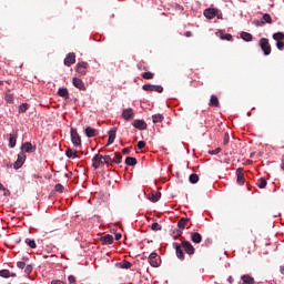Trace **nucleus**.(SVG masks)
I'll use <instances>...</instances> for the list:
<instances>
[{
	"mask_svg": "<svg viewBox=\"0 0 284 284\" xmlns=\"http://www.w3.org/2000/svg\"><path fill=\"white\" fill-rule=\"evenodd\" d=\"M65 155L68 156V159H78L79 155L77 154V151L68 148L65 151Z\"/></svg>",
	"mask_w": 284,
	"mask_h": 284,
	"instance_id": "393cba45",
	"label": "nucleus"
},
{
	"mask_svg": "<svg viewBox=\"0 0 284 284\" xmlns=\"http://www.w3.org/2000/svg\"><path fill=\"white\" fill-rule=\"evenodd\" d=\"M122 236L123 235L121 233H116L115 234V241H121Z\"/></svg>",
	"mask_w": 284,
	"mask_h": 284,
	"instance_id": "4d7b16f0",
	"label": "nucleus"
},
{
	"mask_svg": "<svg viewBox=\"0 0 284 284\" xmlns=\"http://www.w3.org/2000/svg\"><path fill=\"white\" fill-rule=\"evenodd\" d=\"M151 230H153V232H159L162 230V226L161 224H159L158 222H154L152 225H151Z\"/></svg>",
	"mask_w": 284,
	"mask_h": 284,
	"instance_id": "58836bf2",
	"label": "nucleus"
},
{
	"mask_svg": "<svg viewBox=\"0 0 284 284\" xmlns=\"http://www.w3.org/2000/svg\"><path fill=\"white\" fill-rule=\"evenodd\" d=\"M84 133L88 136V139H92L93 136H98L99 135V131H97L95 129H92L90 126L85 128Z\"/></svg>",
	"mask_w": 284,
	"mask_h": 284,
	"instance_id": "a211bd4d",
	"label": "nucleus"
},
{
	"mask_svg": "<svg viewBox=\"0 0 284 284\" xmlns=\"http://www.w3.org/2000/svg\"><path fill=\"white\" fill-rule=\"evenodd\" d=\"M4 101L6 103H14V94L10 93V90L6 92Z\"/></svg>",
	"mask_w": 284,
	"mask_h": 284,
	"instance_id": "bb28decb",
	"label": "nucleus"
},
{
	"mask_svg": "<svg viewBox=\"0 0 284 284\" xmlns=\"http://www.w3.org/2000/svg\"><path fill=\"white\" fill-rule=\"evenodd\" d=\"M149 263L151 265V267H160L161 266V256H159V254L156 253H151L149 255Z\"/></svg>",
	"mask_w": 284,
	"mask_h": 284,
	"instance_id": "7ed1b4c3",
	"label": "nucleus"
},
{
	"mask_svg": "<svg viewBox=\"0 0 284 284\" xmlns=\"http://www.w3.org/2000/svg\"><path fill=\"white\" fill-rule=\"evenodd\" d=\"M72 83H73L74 88H78V90L85 91V83H83V80H81L79 78H73Z\"/></svg>",
	"mask_w": 284,
	"mask_h": 284,
	"instance_id": "dca6fc26",
	"label": "nucleus"
},
{
	"mask_svg": "<svg viewBox=\"0 0 284 284\" xmlns=\"http://www.w3.org/2000/svg\"><path fill=\"white\" fill-rule=\"evenodd\" d=\"M145 148V141H139L138 142V150H143Z\"/></svg>",
	"mask_w": 284,
	"mask_h": 284,
	"instance_id": "8fccbe9b",
	"label": "nucleus"
},
{
	"mask_svg": "<svg viewBox=\"0 0 284 284\" xmlns=\"http://www.w3.org/2000/svg\"><path fill=\"white\" fill-rule=\"evenodd\" d=\"M21 150H22V152H27L28 154H30L32 152H37V146H33L32 143H30V142H24L21 145Z\"/></svg>",
	"mask_w": 284,
	"mask_h": 284,
	"instance_id": "9d476101",
	"label": "nucleus"
},
{
	"mask_svg": "<svg viewBox=\"0 0 284 284\" xmlns=\"http://www.w3.org/2000/svg\"><path fill=\"white\" fill-rule=\"evenodd\" d=\"M280 272H281V274H283V276H284V264L280 266Z\"/></svg>",
	"mask_w": 284,
	"mask_h": 284,
	"instance_id": "e2e57ef3",
	"label": "nucleus"
},
{
	"mask_svg": "<svg viewBox=\"0 0 284 284\" xmlns=\"http://www.w3.org/2000/svg\"><path fill=\"white\" fill-rule=\"evenodd\" d=\"M191 241L193 243H201L203 241V235H201V233H192L191 234Z\"/></svg>",
	"mask_w": 284,
	"mask_h": 284,
	"instance_id": "4be33fe9",
	"label": "nucleus"
},
{
	"mask_svg": "<svg viewBox=\"0 0 284 284\" xmlns=\"http://www.w3.org/2000/svg\"><path fill=\"white\" fill-rule=\"evenodd\" d=\"M236 175L239 185H243V183H245V175L243 174V169L239 168L236 170Z\"/></svg>",
	"mask_w": 284,
	"mask_h": 284,
	"instance_id": "6ab92c4d",
	"label": "nucleus"
},
{
	"mask_svg": "<svg viewBox=\"0 0 284 284\" xmlns=\"http://www.w3.org/2000/svg\"><path fill=\"white\" fill-rule=\"evenodd\" d=\"M173 247H175V252H176L178 258H180L181 261H183V258H185V253H183V246H182V244L173 243Z\"/></svg>",
	"mask_w": 284,
	"mask_h": 284,
	"instance_id": "4468645a",
	"label": "nucleus"
},
{
	"mask_svg": "<svg viewBox=\"0 0 284 284\" xmlns=\"http://www.w3.org/2000/svg\"><path fill=\"white\" fill-rule=\"evenodd\" d=\"M254 23H255V26H257V28L261 26H265V21L255 20Z\"/></svg>",
	"mask_w": 284,
	"mask_h": 284,
	"instance_id": "864d4df0",
	"label": "nucleus"
},
{
	"mask_svg": "<svg viewBox=\"0 0 284 284\" xmlns=\"http://www.w3.org/2000/svg\"><path fill=\"white\" fill-rule=\"evenodd\" d=\"M24 243L31 247V250H36L37 247V242L34 240L26 239Z\"/></svg>",
	"mask_w": 284,
	"mask_h": 284,
	"instance_id": "c9c22d12",
	"label": "nucleus"
},
{
	"mask_svg": "<svg viewBox=\"0 0 284 284\" xmlns=\"http://www.w3.org/2000/svg\"><path fill=\"white\" fill-rule=\"evenodd\" d=\"M122 118L124 121H132V119H134V110L132 109H124L122 111Z\"/></svg>",
	"mask_w": 284,
	"mask_h": 284,
	"instance_id": "1a4fd4ad",
	"label": "nucleus"
},
{
	"mask_svg": "<svg viewBox=\"0 0 284 284\" xmlns=\"http://www.w3.org/2000/svg\"><path fill=\"white\" fill-rule=\"evenodd\" d=\"M184 36L187 38L192 37V31H186Z\"/></svg>",
	"mask_w": 284,
	"mask_h": 284,
	"instance_id": "0e129e2a",
	"label": "nucleus"
},
{
	"mask_svg": "<svg viewBox=\"0 0 284 284\" xmlns=\"http://www.w3.org/2000/svg\"><path fill=\"white\" fill-rule=\"evenodd\" d=\"M92 166L94 168V170H99V168H101L102 165H105V162L103 160V155L101 154H95L92 159Z\"/></svg>",
	"mask_w": 284,
	"mask_h": 284,
	"instance_id": "39448f33",
	"label": "nucleus"
},
{
	"mask_svg": "<svg viewBox=\"0 0 284 284\" xmlns=\"http://www.w3.org/2000/svg\"><path fill=\"white\" fill-rule=\"evenodd\" d=\"M88 68H89L88 62H79L75 65V72H78L80 77H85V74H88Z\"/></svg>",
	"mask_w": 284,
	"mask_h": 284,
	"instance_id": "20e7f679",
	"label": "nucleus"
},
{
	"mask_svg": "<svg viewBox=\"0 0 284 284\" xmlns=\"http://www.w3.org/2000/svg\"><path fill=\"white\" fill-rule=\"evenodd\" d=\"M209 154H212V155L221 154V148H216L213 151H209Z\"/></svg>",
	"mask_w": 284,
	"mask_h": 284,
	"instance_id": "de8ad7c7",
	"label": "nucleus"
},
{
	"mask_svg": "<svg viewBox=\"0 0 284 284\" xmlns=\"http://www.w3.org/2000/svg\"><path fill=\"white\" fill-rule=\"evenodd\" d=\"M181 245L184 248V252L191 256L196 252V248H194V245H192L190 241H182Z\"/></svg>",
	"mask_w": 284,
	"mask_h": 284,
	"instance_id": "423d86ee",
	"label": "nucleus"
},
{
	"mask_svg": "<svg viewBox=\"0 0 284 284\" xmlns=\"http://www.w3.org/2000/svg\"><path fill=\"white\" fill-rule=\"evenodd\" d=\"M132 125L136 130H148V123L144 120H134Z\"/></svg>",
	"mask_w": 284,
	"mask_h": 284,
	"instance_id": "f8f14e48",
	"label": "nucleus"
},
{
	"mask_svg": "<svg viewBox=\"0 0 284 284\" xmlns=\"http://www.w3.org/2000/svg\"><path fill=\"white\" fill-rule=\"evenodd\" d=\"M17 145V136L10 134L9 135V148H14Z\"/></svg>",
	"mask_w": 284,
	"mask_h": 284,
	"instance_id": "f704fd0d",
	"label": "nucleus"
},
{
	"mask_svg": "<svg viewBox=\"0 0 284 284\" xmlns=\"http://www.w3.org/2000/svg\"><path fill=\"white\" fill-rule=\"evenodd\" d=\"M142 78L146 79V80H150V79H154V73L148 71V72H144L142 74Z\"/></svg>",
	"mask_w": 284,
	"mask_h": 284,
	"instance_id": "a19ab883",
	"label": "nucleus"
},
{
	"mask_svg": "<svg viewBox=\"0 0 284 284\" xmlns=\"http://www.w3.org/2000/svg\"><path fill=\"white\" fill-rule=\"evenodd\" d=\"M122 161H123V155H121V153L119 152H115L113 158V163H116L119 165V163H122Z\"/></svg>",
	"mask_w": 284,
	"mask_h": 284,
	"instance_id": "7c9ffc66",
	"label": "nucleus"
},
{
	"mask_svg": "<svg viewBox=\"0 0 284 284\" xmlns=\"http://www.w3.org/2000/svg\"><path fill=\"white\" fill-rule=\"evenodd\" d=\"M102 245H112L114 243V236L106 234L100 239Z\"/></svg>",
	"mask_w": 284,
	"mask_h": 284,
	"instance_id": "2eb2a0df",
	"label": "nucleus"
},
{
	"mask_svg": "<svg viewBox=\"0 0 284 284\" xmlns=\"http://www.w3.org/2000/svg\"><path fill=\"white\" fill-rule=\"evenodd\" d=\"M159 199H161V193L160 192H158V193H155V195H153L152 202L156 203V201H159Z\"/></svg>",
	"mask_w": 284,
	"mask_h": 284,
	"instance_id": "09e8293b",
	"label": "nucleus"
},
{
	"mask_svg": "<svg viewBox=\"0 0 284 284\" xmlns=\"http://www.w3.org/2000/svg\"><path fill=\"white\" fill-rule=\"evenodd\" d=\"M274 41L281 42L284 41V33L283 32H277L273 34Z\"/></svg>",
	"mask_w": 284,
	"mask_h": 284,
	"instance_id": "473e14b6",
	"label": "nucleus"
},
{
	"mask_svg": "<svg viewBox=\"0 0 284 284\" xmlns=\"http://www.w3.org/2000/svg\"><path fill=\"white\" fill-rule=\"evenodd\" d=\"M136 163H138V161H136V158H126L125 159V164L126 165H130V166H134V165H136Z\"/></svg>",
	"mask_w": 284,
	"mask_h": 284,
	"instance_id": "72a5a7b5",
	"label": "nucleus"
},
{
	"mask_svg": "<svg viewBox=\"0 0 284 284\" xmlns=\"http://www.w3.org/2000/svg\"><path fill=\"white\" fill-rule=\"evenodd\" d=\"M230 143V133L224 134L223 145H227Z\"/></svg>",
	"mask_w": 284,
	"mask_h": 284,
	"instance_id": "49530a36",
	"label": "nucleus"
},
{
	"mask_svg": "<svg viewBox=\"0 0 284 284\" xmlns=\"http://www.w3.org/2000/svg\"><path fill=\"white\" fill-rule=\"evenodd\" d=\"M241 280H242V284H254V277L250 275H243Z\"/></svg>",
	"mask_w": 284,
	"mask_h": 284,
	"instance_id": "cd10ccee",
	"label": "nucleus"
},
{
	"mask_svg": "<svg viewBox=\"0 0 284 284\" xmlns=\"http://www.w3.org/2000/svg\"><path fill=\"white\" fill-rule=\"evenodd\" d=\"M163 115L161 113L152 115L153 123H163Z\"/></svg>",
	"mask_w": 284,
	"mask_h": 284,
	"instance_id": "c756f323",
	"label": "nucleus"
},
{
	"mask_svg": "<svg viewBox=\"0 0 284 284\" xmlns=\"http://www.w3.org/2000/svg\"><path fill=\"white\" fill-rule=\"evenodd\" d=\"M68 281H69V283H77V277H74V275H69V277H68Z\"/></svg>",
	"mask_w": 284,
	"mask_h": 284,
	"instance_id": "3c124183",
	"label": "nucleus"
},
{
	"mask_svg": "<svg viewBox=\"0 0 284 284\" xmlns=\"http://www.w3.org/2000/svg\"><path fill=\"white\" fill-rule=\"evenodd\" d=\"M263 21H264V24L265 23H272V16H270L268 13H265L263 16Z\"/></svg>",
	"mask_w": 284,
	"mask_h": 284,
	"instance_id": "37998d69",
	"label": "nucleus"
},
{
	"mask_svg": "<svg viewBox=\"0 0 284 284\" xmlns=\"http://www.w3.org/2000/svg\"><path fill=\"white\" fill-rule=\"evenodd\" d=\"M220 39H222V41H232V34H230V33H226V34L221 33L220 34Z\"/></svg>",
	"mask_w": 284,
	"mask_h": 284,
	"instance_id": "4c0bfd02",
	"label": "nucleus"
},
{
	"mask_svg": "<svg viewBox=\"0 0 284 284\" xmlns=\"http://www.w3.org/2000/svg\"><path fill=\"white\" fill-rule=\"evenodd\" d=\"M230 283H232V277H229Z\"/></svg>",
	"mask_w": 284,
	"mask_h": 284,
	"instance_id": "774afa93",
	"label": "nucleus"
},
{
	"mask_svg": "<svg viewBox=\"0 0 284 284\" xmlns=\"http://www.w3.org/2000/svg\"><path fill=\"white\" fill-rule=\"evenodd\" d=\"M209 105H211V108H220L221 102H219V98L216 95H211Z\"/></svg>",
	"mask_w": 284,
	"mask_h": 284,
	"instance_id": "412c9836",
	"label": "nucleus"
},
{
	"mask_svg": "<svg viewBox=\"0 0 284 284\" xmlns=\"http://www.w3.org/2000/svg\"><path fill=\"white\" fill-rule=\"evenodd\" d=\"M216 10L217 9L209 8L204 10L203 14L206 19H214V17H216Z\"/></svg>",
	"mask_w": 284,
	"mask_h": 284,
	"instance_id": "f3484780",
	"label": "nucleus"
},
{
	"mask_svg": "<svg viewBox=\"0 0 284 284\" xmlns=\"http://www.w3.org/2000/svg\"><path fill=\"white\" fill-rule=\"evenodd\" d=\"M260 48L264 52L265 57L272 54V45H270V40L267 38H262L260 40Z\"/></svg>",
	"mask_w": 284,
	"mask_h": 284,
	"instance_id": "f257e3e1",
	"label": "nucleus"
},
{
	"mask_svg": "<svg viewBox=\"0 0 284 284\" xmlns=\"http://www.w3.org/2000/svg\"><path fill=\"white\" fill-rule=\"evenodd\" d=\"M122 154H130V149L129 148H124L122 150Z\"/></svg>",
	"mask_w": 284,
	"mask_h": 284,
	"instance_id": "bf43d9fd",
	"label": "nucleus"
},
{
	"mask_svg": "<svg viewBox=\"0 0 284 284\" xmlns=\"http://www.w3.org/2000/svg\"><path fill=\"white\" fill-rule=\"evenodd\" d=\"M70 134H71L72 144L74 145V148H81V135L79 134V131H77V129L74 128H71Z\"/></svg>",
	"mask_w": 284,
	"mask_h": 284,
	"instance_id": "f03ea898",
	"label": "nucleus"
},
{
	"mask_svg": "<svg viewBox=\"0 0 284 284\" xmlns=\"http://www.w3.org/2000/svg\"><path fill=\"white\" fill-rule=\"evenodd\" d=\"M64 65H67V68H70V65H74V63H77V54L74 52L69 53L64 61H63Z\"/></svg>",
	"mask_w": 284,
	"mask_h": 284,
	"instance_id": "6e6552de",
	"label": "nucleus"
},
{
	"mask_svg": "<svg viewBox=\"0 0 284 284\" xmlns=\"http://www.w3.org/2000/svg\"><path fill=\"white\" fill-rule=\"evenodd\" d=\"M51 284H65L63 281L54 280L51 282Z\"/></svg>",
	"mask_w": 284,
	"mask_h": 284,
	"instance_id": "6e6d98bb",
	"label": "nucleus"
},
{
	"mask_svg": "<svg viewBox=\"0 0 284 284\" xmlns=\"http://www.w3.org/2000/svg\"><path fill=\"white\" fill-rule=\"evenodd\" d=\"M23 163H26V154H18V159L13 164L14 170H19L20 168H22Z\"/></svg>",
	"mask_w": 284,
	"mask_h": 284,
	"instance_id": "9b49d317",
	"label": "nucleus"
},
{
	"mask_svg": "<svg viewBox=\"0 0 284 284\" xmlns=\"http://www.w3.org/2000/svg\"><path fill=\"white\" fill-rule=\"evenodd\" d=\"M215 17H217V19H223V13L217 9Z\"/></svg>",
	"mask_w": 284,
	"mask_h": 284,
	"instance_id": "5fc2aeb1",
	"label": "nucleus"
},
{
	"mask_svg": "<svg viewBox=\"0 0 284 284\" xmlns=\"http://www.w3.org/2000/svg\"><path fill=\"white\" fill-rule=\"evenodd\" d=\"M54 190H55V192L63 194V191L65 190V187L62 184H55Z\"/></svg>",
	"mask_w": 284,
	"mask_h": 284,
	"instance_id": "c03bdc74",
	"label": "nucleus"
},
{
	"mask_svg": "<svg viewBox=\"0 0 284 284\" xmlns=\"http://www.w3.org/2000/svg\"><path fill=\"white\" fill-rule=\"evenodd\" d=\"M34 270V266H32V264H28L26 267H24V272L27 274H32V271Z\"/></svg>",
	"mask_w": 284,
	"mask_h": 284,
	"instance_id": "a18cd8bd",
	"label": "nucleus"
},
{
	"mask_svg": "<svg viewBox=\"0 0 284 284\" xmlns=\"http://www.w3.org/2000/svg\"><path fill=\"white\" fill-rule=\"evenodd\" d=\"M256 185L260 187V190H265V187H267V180H265V178H261L257 180Z\"/></svg>",
	"mask_w": 284,
	"mask_h": 284,
	"instance_id": "a878e982",
	"label": "nucleus"
},
{
	"mask_svg": "<svg viewBox=\"0 0 284 284\" xmlns=\"http://www.w3.org/2000/svg\"><path fill=\"white\" fill-rule=\"evenodd\" d=\"M103 161L106 165H112V163H114L113 159L110 155H104Z\"/></svg>",
	"mask_w": 284,
	"mask_h": 284,
	"instance_id": "e433bc0d",
	"label": "nucleus"
},
{
	"mask_svg": "<svg viewBox=\"0 0 284 284\" xmlns=\"http://www.w3.org/2000/svg\"><path fill=\"white\" fill-rule=\"evenodd\" d=\"M138 69L139 70H148V68L143 67V64H141V63H138Z\"/></svg>",
	"mask_w": 284,
	"mask_h": 284,
	"instance_id": "052dcab7",
	"label": "nucleus"
},
{
	"mask_svg": "<svg viewBox=\"0 0 284 284\" xmlns=\"http://www.w3.org/2000/svg\"><path fill=\"white\" fill-rule=\"evenodd\" d=\"M30 108V104L28 103H22L19 106V114H26V112H28V109Z\"/></svg>",
	"mask_w": 284,
	"mask_h": 284,
	"instance_id": "2f4dec72",
	"label": "nucleus"
},
{
	"mask_svg": "<svg viewBox=\"0 0 284 284\" xmlns=\"http://www.w3.org/2000/svg\"><path fill=\"white\" fill-rule=\"evenodd\" d=\"M142 90H144V92H158L159 94L163 92V88L161 85H154V84H144L142 87Z\"/></svg>",
	"mask_w": 284,
	"mask_h": 284,
	"instance_id": "0eeeda50",
	"label": "nucleus"
},
{
	"mask_svg": "<svg viewBox=\"0 0 284 284\" xmlns=\"http://www.w3.org/2000/svg\"><path fill=\"white\" fill-rule=\"evenodd\" d=\"M17 267H19V270H23L26 267V262H18Z\"/></svg>",
	"mask_w": 284,
	"mask_h": 284,
	"instance_id": "603ef678",
	"label": "nucleus"
},
{
	"mask_svg": "<svg viewBox=\"0 0 284 284\" xmlns=\"http://www.w3.org/2000/svg\"><path fill=\"white\" fill-rule=\"evenodd\" d=\"M2 191H4L3 196H10V190L4 189V190H2Z\"/></svg>",
	"mask_w": 284,
	"mask_h": 284,
	"instance_id": "13d9d810",
	"label": "nucleus"
},
{
	"mask_svg": "<svg viewBox=\"0 0 284 284\" xmlns=\"http://www.w3.org/2000/svg\"><path fill=\"white\" fill-rule=\"evenodd\" d=\"M121 267L122 270H130V267H132V263L124 261L121 263Z\"/></svg>",
	"mask_w": 284,
	"mask_h": 284,
	"instance_id": "79ce46f5",
	"label": "nucleus"
},
{
	"mask_svg": "<svg viewBox=\"0 0 284 284\" xmlns=\"http://www.w3.org/2000/svg\"><path fill=\"white\" fill-rule=\"evenodd\" d=\"M116 126L112 128L108 134H109V140L108 143L105 144V148H108V145H112V143H114V139H116Z\"/></svg>",
	"mask_w": 284,
	"mask_h": 284,
	"instance_id": "ddd939ff",
	"label": "nucleus"
},
{
	"mask_svg": "<svg viewBox=\"0 0 284 284\" xmlns=\"http://www.w3.org/2000/svg\"><path fill=\"white\" fill-rule=\"evenodd\" d=\"M187 223H190V219L189 217H182L178 222V227L180 230H185V225H187Z\"/></svg>",
	"mask_w": 284,
	"mask_h": 284,
	"instance_id": "5701e85b",
	"label": "nucleus"
},
{
	"mask_svg": "<svg viewBox=\"0 0 284 284\" xmlns=\"http://www.w3.org/2000/svg\"><path fill=\"white\" fill-rule=\"evenodd\" d=\"M0 190H6L2 183H0Z\"/></svg>",
	"mask_w": 284,
	"mask_h": 284,
	"instance_id": "338daca9",
	"label": "nucleus"
},
{
	"mask_svg": "<svg viewBox=\"0 0 284 284\" xmlns=\"http://www.w3.org/2000/svg\"><path fill=\"white\" fill-rule=\"evenodd\" d=\"M241 39H243V41L250 42L252 41V39H254V37L252 36V33L243 31L241 33Z\"/></svg>",
	"mask_w": 284,
	"mask_h": 284,
	"instance_id": "c85d7f7f",
	"label": "nucleus"
},
{
	"mask_svg": "<svg viewBox=\"0 0 284 284\" xmlns=\"http://www.w3.org/2000/svg\"><path fill=\"white\" fill-rule=\"evenodd\" d=\"M190 183H199V175L197 174H191L189 178Z\"/></svg>",
	"mask_w": 284,
	"mask_h": 284,
	"instance_id": "ea45409f",
	"label": "nucleus"
},
{
	"mask_svg": "<svg viewBox=\"0 0 284 284\" xmlns=\"http://www.w3.org/2000/svg\"><path fill=\"white\" fill-rule=\"evenodd\" d=\"M58 94L62 97V99H70V92L65 88L59 89Z\"/></svg>",
	"mask_w": 284,
	"mask_h": 284,
	"instance_id": "b1692460",
	"label": "nucleus"
},
{
	"mask_svg": "<svg viewBox=\"0 0 284 284\" xmlns=\"http://www.w3.org/2000/svg\"><path fill=\"white\" fill-rule=\"evenodd\" d=\"M182 234H183V231L179 230L178 231V236H182Z\"/></svg>",
	"mask_w": 284,
	"mask_h": 284,
	"instance_id": "69168bd1",
	"label": "nucleus"
},
{
	"mask_svg": "<svg viewBox=\"0 0 284 284\" xmlns=\"http://www.w3.org/2000/svg\"><path fill=\"white\" fill-rule=\"evenodd\" d=\"M281 170L284 172V155H282Z\"/></svg>",
	"mask_w": 284,
	"mask_h": 284,
	"instance_id": "680f3d73",
	"label": "nucleus"
},
{
	"mask_svg": "<svg viewBox=\"0 0 284 284\" xmlns=\"http://www.w3.org/2000/svg\"><path fill=\"white\" fill-rule=\"evenodd\" d=\"M0 276L2 278H14L17 277V273H10V270H1L0 271Z\"/></svg>",
	"mask_w": 284,
	"mask_h": 284,
	"instance_id": "aec40b11",
	"label": "nucleus"
}]
</instances>
